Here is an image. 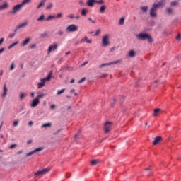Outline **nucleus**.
Segmentation results:
<instances>
[{"label":"nucleus","mask_w":181,"mask_h":181,"mask_svg":"<svg viewBox=\"0 0 181 181\" xmlns=\"http://www.w3.org/2000/svg\"><path fill=\"white\" fill-rule=\"evenodd\" d=\"M35 47H36V44H33V45H30V49H35Z\"/></svg>","instance_id":"4d7b16f0"},{"label":"nucleus","mask_w":181,"mask_h":181,"mask_svg":"<svg viewBox=\"0 0 181 181\" xmlns=\"http://www.w3.org/2000/svg\"><path fill=\"white\" fill-rule=\"evenodd\" d=\"M100 32H101L100 30H97L96 32H95V33L94 34V36H98V34H100Z\"/></svg>","instance_id":"8fccbe9b"},{"label":"nucleus","mask_w":181,"mask_h":181,"mask_svg":"<svg viewBox=\"0 0 181 181\" xmlns=\"http://www.w3.org/2000/svg\"><path fill=\"white\" fill-rule=\"evenodd\" d=\"M112 128V122H106L104 124V129L105 134H108L110 131H111Z\"/></svg>","instance_id":"20e7f679"},{"label":"nucleus","mask_w":181,"mask_h":181,"mask_svg":"<svg viewBox=\"0 0 181 181\" xmlns=\"http://www.w3.org/2000/svg\"><path fill=\"white\" fill-rule=\"evenodd\" d=\"M150 15L152 16V18H156V9L153 8V7L151 8Z\"/></svg>","instance_id":"6ab92c4d"},{"label":"nucleus","mask_w":181,"mask_h":181,"mask_svg":"<svg viewBox=\"0 0 181 181\" xmlns=\"http://www.w3.org/2000/svg\"><path fill=\"white\" fill-rule=\"evenodd\" d=\"M63 18V13H57V16H55V19H62Z\"/></svg>","instance_id":"bb28decb"},{"label":"nucleus","mask_w":181,"mask_h":181,"mask_svg":"<svg viewBox=\"0 0 181 181\" xmlns=\"http://www.w3.org/2000/svg\"><path fill=\"white\" fill-rule=\"evenodd\" d=\"M45 6V3L43 1H40V4L37 6V9H40V8Z\"/></svg>","instance_id":"a878e982"},{"label":"nucleus","mask_w":181,"mask_h":181,"mask_svg":"<svg viewBox=\"0 0 181 181\" xmlns=\"http://www.w3.org/2000/svg\"><path fill=\"white\" fill-rule=\"evenodd\" d=\"M4 41H5V38L1 37V38L0 39V46H1V45H2V43H4Z\"/></svg>","instance_id":"5fc2aeb1"},{"label":"nucleus","mask_w":181,"mask_h":181,"mask_svg":"<svg viewBox=\"0 0 181 181\" xmlns=\"http://www.w3.org/2000/svg\"><path fill=\"white\" fill-rule=\"evenodd\" d=\"M83 81H86V77L82 78L81 80L78 81V84H81Z\"/></svg>","instance_id":"a18cd8bd"},{"label":"nucleus","mask_w":181,"mask_h":181,"mask_svg":"<svg viewBox=\"0 0 181 181\" xmlns=\"http://www.w3.org/2000/svg\"><path fill=\"white\" fill-rule=\"evenodd\" d=\"M105 77H108V74H103L100 76V78H105Z\"/></svg>","instance_id":"c03bdc74"},{"label":"nucleus","mask_w":181,"mask_h":181,"mask_svg":"<svg viewBox=\"0 0 181 181\" xmlns=\"http://www.w3.org/2000/svg\"><path fill=\"white\" fill-rule=\"evenodd\" d=\"M37 22H40L42 21H45V15L42 14L37 19Z\"/></svg>","instance_id":"c756f323"},{"label":"nucleus","mask_w":181,"mask_h":181,"mask_svg":"<svg viewBox=\"0 0 181 181\" xmlns=\"http://www.w3.org/2000/svg\"><path fill=\"white\" fill-rule=\"evenodd\" d=\"M52 127L51 123H46L42 125V128H47Z\"/></svg>","instance_id":"7c9ffc66"},{"label":"nucleus","mask_w":181,"mask_h":181,"mask_svg":"<svg viewBox=\"0 0 181 181\" xmlns=\"http://www.w3.org/2000/svg\"><path fill=\"white\" fill-rule=\"evenodd\" d=\"M88 21H89L90 22H91V23H95V21L91 19V18H88Z\"/></svg>","instance_id":"603ef678"},{"label":"nucleus","mask_w":181,"mask_h":181,"mask_svg":"<svg viewBox=\"0 0 181 181\" xmlns=\"http://www.w3.org/2000/svg\"><path fill=\"white\" fill-rule=\"evenodd\" d=\"M94 4H95V0H88L86 4L88 6L93 8L94 6Z\"/></svg>","instance_id":"a211bd4d"},{"label":"nucleus","mask_w":181,"mask_h":181,"mask_svg":"<svg viewBox=\"0 0 181 181\" xmlns=\"http://www.w3.org/2000/svg\"><path fill=\"white\" fill-rule=\"evenodd\" d=\"M180 37H181L180 34H178V35H177V37H176V40H180Z\"/></svg>","instance_id":"052dcab7"},{"label":"nucleus","mask_w":181,"mask_h":181,"mask_svg":"<svg viewBox=\"0 0 181 181\" xmlns=\"http://www.w3.org/2000/svg\"><path fill=\"white\" fill-rule=\"evenodd\" d=\"M88 13V11H87L86 8H83L81 10V16H87Z\"/></svg>","instance_id":"4be33fe9"},{"label":"nucleus","mask_w":181,"mask_h":181,"mask_svg":"<svg viewBox=\"0 0 181 181\" xmlns=\"http://www.w3.org/2000/svg\"><path fill=\"white\" fill-rule=\"evenodd\" d=\"M13 69H15V64H13V62H12L11 66H10V70L12 71L13 70Z\"/></svg>","instance_id":"09e8293b"},{"label":"nucleus","mask_w":181,"mask_h":181,"mask_svg":"<svg viewBox=\"0 0 181 181\" xmlns=\"http://www.w3.org/2000/svg\"><path fill=\"white\" fill-rule=\"evenodd\" d=\"M13 148H16V144H11L10 146L11 149H13Z\"/></svg>","instance_id":"bf43d9fd"},{"label":"nucleus","mask_w":181,"mask_h":181,"mask_svg":"<svg viewBox=\"0 0 181 181\" xmlns=\"http://www.w3.org/2000/svg\"><path fill=\"white\" fill-rule=\"evenodd\" d=\"M18 125H19V121L18 120H16L13 122V127H18Z\"/></svg>","instance_id":"4c0bfd02"},{"label":"nucleus","mask_w":181,"mask_h":181,"mask_svg":"<svg viewBox=\"0 0 181 181\" xmlns=\"http://www.w3.org/2000/svg\"><path fill=\"white\" fill-rule=\"evenodd\" d=\"M166 4V0H162L160 1H158V4H153L152 8L154 9H158V8H160L161 6H163Z\"/></svg>","instance_id":"6e6552de"},{"label":"nucleus","mask_w":181,"mask_h":181,"mask_svg":"<svg viewBox=\"0 0 181 181\" xmlns=\"http://www.w3.org/2000/svg\"><path fill=\"white\" fill-rule=\"evenodd\" d=\"M124 23H125V18H122L119 21V25H124Z\"/></svg>","instance_id":"72a5a7b5"},{"label":"nucleus","mask_w":181,"mask_h":181,"mask_svg":"<svg viewBox=\"0 0 181 181\" xmlns=\"http://www.w3.org/2000/svg\"><path fill=\"white\" fill-rule=\"evenodd\" d=\"M54 108H56V105H51L50 109L51 110H54Z\"/></svg>","instance_id":"680f3d73"},{"label":"nucleus","mask_w":181,"mask_h":181,"mask_svg":"<svg viewBox=\"0 0 181 181\" xmlns=\"http://www.w3.org/2000/svg\"><path fill=\"white\" fill-rule=\"evenodd\" d=\"M67 17L70 19H74V14H69Z\"/></svg>","instance_id":"3c124183"},{"label":"nucleus","mask_w":181,"mask_h":181,"mask_svg":"<svg viewBox=\"0 0 181 181\" xmlns=\"http://www.w3.org/2000/svg\"><path fill=\"white\" fill-rule=\"evenodd\" d=\"M64 90H66V89H62V90H58L57 94L58 95H60V94H62V93H64Z\"/></svg>","instance_id":"37998d69"},{"label":"nucleus","mask_w":181,"mask_h":181,"mask_svg":"<svg viewBox=\"0 0 181 181\" xmlns=\"http://www.w3.org/2000/svg\"><path fill=\"white\" fill-rule=\"evenodd\" d=\"M35 176H36V177H37L38 176H43V171H42V170H38V171H37L36 173H35Z\"/></svg>","instance_id":"5701e85b"},{"label":"nucleus","mask_w":181,"mask_h":181,"mask_svg":"<svg viewBox=\"0 0 181 181\" xmlns=\"http://www.w3.org/2000/svg\"><path fill=\"white\" fill-rule=\"evenodd\" d=\"M28 2H30V0H23L22 2L23 4L25 5V4H28Z\"/></svg>","instance_id":"6e6d98bb"},{"label":"nucleus","mask_w":181,"mask_h":181,"mask_svg":"<svg viewBox=\"0 0 181 181\" xmlns=\"http://www.w3.org/2000/svg\"><path fill=\"white\" fill-rule=\"evenodd\" d=\"M78 30V26L76 24H72L66 28V32H77Z\"/></svg>","instance_id":"423d86ee"},{"label":"nucleus","mask_w":181,"mask_h":181,"mask_svg":"<svg viewBox=\"0 0 181 181\" xmlns=\"http://www.w3.org/2000/svg\"><path fill=\"white\" fill-rule=\"evenodd\" d=\"M23 152V151L20 150L16 153H17V155H21V153H22Z\"/></svg>","instance_id":"0e129e2a"},{"label":"nucleus","mask_w":181,"mask_h":181,"mask_svg":"<svg viewBox=\"0 0 181 181\" xmlns=\"http://www.w3.org/2000/svg\"><path fill=\"white\" fill-rule=\"evenodd\" d=\"M50 78H52V73L49 72L47 75V77H45L40 79V83H37V88H42V87H45L46 81H50Z\"/></svg>","instance_id":"f03ea898"},{"label":"nucleus","mask_w":181,"mask_h":181,"mask_svg":"<svg viewBox=\"0 0 181 181\" xmlns=\"http://www.w3.org/2000/svg\"><path fill=\"white\" fill-rule=\"evenodd\" d=\"M52 8H53V4L50 3L46 8L47 11L50 10Z\"/></svg>","instance_id":"a19ab883"},{"label":"nucleus","mask_w":181,"mask_h":181,"mask_svg":"<svg viewBox=\"0 0 181 181\" xmlns=\"http://www.w3.org/2000/svg\"><path fill=\"white\" fill-rule=\"evenodd\" d=\"M105 2L104 0H95V4H98L99 5H103Z\"/></svg>","instance_id":"c9c22d12"},{"label":"nucleus","mask_w":181,"mask_h":181,"mask_svg":"<svg viewBox=\"0 0 181 181\" xmlns=\"http://www.w3.org/2000/svg\"><path fill=\"white\" fill-rule=\"evenodd\" d=\"M15 35H16L15 33H11V34L8 35V37L10 39H12V37H15Z\"/></svg>","instance_id":"de8ad7c7"},{"label":"nucleus","mask_w":181,"mask_h":181,"mask_svg":"<svg viewBox=\"0 0 181 181\" xmlns=\"http://www.w3.org/2000/svg\"><path fill=\"white\" fill-rule=\"evenodd\" d=\"M31 38L30 37H28L21 44V46L24 47L26 45H28L30 42Z\"/></svg>","instance_id":"4468645a"},{"label":"nucleus","mask_w":181,"mask_h":181,"mask_svg":"<svg viewBox=\"0 0 181 181\" xmlns=\"http://www.w3.org/2000/svg\"><path fill=\"white\" fill-rule=\"evenodd\" d=\"M9 8L8 3H4L0 6V11H4V9H8Z\"/></svg>","instance_id":"dca6fc26"},{"label":"nucleus","mask_w":181,"mask_h":181,"mask_svg":"<svg viewBox=\"0 0 181 181\" xmlns=\"http://www.w3.org/2000/svg\"><path fill=\"white\" fill-rule=\"evenodd\" d=\"M57 43H54L53 45H49L48 50H47V53L49 54V53L52 52H54V50H56V49H57Z\"/></svg>","instance_id":"9b49d317"},{"label":"nucleus","mask_w":181,"mask_h":181,"mask_svg":"<svg viewBox=\"0 0 181 181\" xmlns=\"http://www.w3.org/2000/svg\"><path fill=\"white\" fill-rule=\"evenodd\" d=\"M160 141H162V136H158L155 137L154 141H153V145H158Z\"/></svg>","instance_id":"ddd939ff"},{"label":"nucleus","mask_w":181,"mask_h":181,"mask_svg":"<svg viewBox=\"0 0 181 181\" xmlns=\"http://www.w3.org/2000/svg\"><path fill=\"white\" fill-rule=\"evenodd\" d=\"M105 9H107V6L103 5L99 9L100 13H104V12H105Z\"/></svg>","instance_id":"412c9836"},{"label":"nucleus","mask_w":181,"mask_h":181,"mask_svg":"<svg viewBox=\"0 0 181 181\" xmlns=\"http://www.w3.org/2000/svg\"><path fill=\"white\" fill-rule=\"evenodd\" d=\"M153 175V173H147V176H152Z\"/></svg>","instance_id":"338daca9"},{"label":"nucleus","mask_w":181,"mask_h":181,"mask_svg":"<svg viewBox=\"0 0 181 181\" xmlns=\"http://www.w3.org/2000/svg\"><path fill=\"white\" fill-rule=\"evenodd\" d=\"M79 5H81V6L84 5V1H83V0H80L79 1Z\"/></svg>","instance_id":"e2e57ef3"},{"label":"nucleus","mask_w":181,"mask_h":181,"mask_svg":"<svg viewBox=\"0 0 181 181\" xmlns=\"http://www.w3.org/2000/svg\"><path fill=\"white\" fill-rule=\"evenodd\" d=\"M18 43H19V41H17L11 45H10L8 47V49H12V47L16 46V45H18Z\"/></svg>","instance_id":"c85d7f7f"},{"label":"nucleus","mask_w":181,"mask_h":181,"mask_svg":"<svg viewBox=\"0 0 181 181\" xmlns=\"http://www.w3.org/2000/svg\"><path fill=\"white\" fill-rule=\"evenodd\" d=\"M167 12H168V13L169 15H170V14L172 13V12H173L172 8H167Z\"/></svg>","instance_id":"49530a36"},{"label":"nucleus","mask_w":181,"mask_h":181,"mask_svg":"<svg viewBox=\"0 0 181 181\" xmlns=\"http://www.w3.org/2000/svg\"><path fill=\"white\" fill-rule=\"evenodd\" d=\"M39 103H40V101L37 98H35L31 103V107H37Z\"/></svg>","instance_id":"f3484780"},{"label":"nucleus","mask_w":181,"mask_h":181,"mask_svg":"<svg viewBox=\"0 0 181 181\" xmlns=\"http://www.w3.org/2000/svg\"><path fill=\"white\" fill-rule=\"evenodd\" d=\"M28 125H29L30 127L32 126V125H33V122L30 121V122H28Z\"/></svg>","instance_id":"69168bd1"},{"label":"nucleus","mask_w":181,"mask_h":181,"mask_svg":"<svg viewBox=\"0 0 181 181\" xmlns=\"http://www.w3.org/2000/svg\"><path fill=\"white\" fill-rule=\"evenodd\" d=\"M162 112V110L159 108L154 109V113H153V117H156L159 115Z\"/></svg>","instance_id":"aec40b11"},{"label":"nucleus","mask_w":181,"mask_h":181,"mask_svg":"<svg viewBox=\"0 0 181 181\" xmlns=\"http://www.w3.org/2000/svg\"><path fill=\"white\" fill-rule=\"evenodd\" d=\"M3 94L1 95L2 98H5L6 97V94L8 93V88H6V84L4 83L3 86Z\"/></svg>","instance_id":"f8f14e48"},{"label":"nucleus","mask_w":181,"mask_h":181,"mask_svg":"<svg viewBox=\"0 0 181 181\" xmlns=\"http://www.w3.org/2000/svg\"><path fill=\"white\" fill-rule=\"evenodd\" d=\"M45 95H46V94L42 93V94H40V95H37L36 98H37L38 100H40V98H42V97H45Z\"/></svg>","instance_id":"58836bf2"},{"label":"nucleus","mask_w":181,"mask_h":181,"mask_svg":"<svg viewBox=\"0 0 181 181\" xmlns=\"http://www.w3.org/2000/svg\"><path fill=\"white\" fill-rule=\"evenodd\" d=\"M4 74V70H0V76H3Z\"/></svg>","instance_id":"774afa93"},{"label":"nucleus","mask_w":181,"mask_h":181,"mask_svg":"<svg viewBox=\"0 0 181 181\" xmlns=\"http://www.w3.org/2000/svg\"><path fill=\"white\" fill-rule=\"evenodd\" d=\"M40 151H43V147L37 148L34 149L33 151H32L29 153H27L26 156H30L33 155V153H36V152H40Z\"/></svg>","instance_id":"9d476101"},{"label":"nucleus","mask_w":181,"mask_h":181,"mask_svg":"<svg viewBox=\"0 0 181 181\" xmlns=\"http://www.w3.org/2000/svg\"><path fill=\"white\" fill-rule=\"evenodd\" d=\"M129 57H135V51L134 49L129 51Z\"/></svg>","instance_id":"b1692460"},{"label":"nucleus","mask_w":181,"mask_h":181,"mask_svg":"<svg viewBox=\"0 0 181 181\" xmlns=\"http://www.w3.org/2000/svg\"><path fill=\"white\" fill-rule=\"evenodd\" d=\"M50 172V168H44L42 169L43 175H46V173H49Z\"/></svg>","instance_id":"cd10ccee"},{"label":"nucleus","mask_w":181,"mask_h":181,"mask_svg":"<svg viewBox=\"0 0 181 181\" xmlns=\"http://www.w3.org/2000/svg\"><path fill=\"white\" fill-rule=\"evenodd\" d=\"M179 3L177 1H172L170 3V6H176V5H177Z\"/></svg>","instance_id":"79ce46f5"},{"label":"nucleus","mask_w":181,"mask_h":181,"mask_svg":"<svg viewBox=\"0 0 181 181\" xmlns=\"http://www.w3.org/2000/svg\"><path fill=\"white\" fill-rule=\"evenodd\" d=\"M52 19H56V16L50 15L47 18H45L46 21H52Z\"/></svg>","instance_id":"393cba45"},{"label":"nucleus","mask_w":181,"mask_h":181,"mask_svg":"<svg viewBox=\"0 0 181 181\" xmlns=\"http://www.w3.org/2000/svg\"><path fill=\"white\" fill-rule=\"evenodd\" d=\"M91 165H93V166H95V165H97V163H98V160H93L90 162Z\"/></svg>","instance_id":"e433bc0d"},{"label":"nucleus","mask_w":181,"mask_h":181,"mask_svg":"<svg viewBox=\"0 0 181 181\" xmlns=\"http://www.w3.org/2000/svg\"><path fill=\"white\" fill-rule=\"evenodd\" d=\"M23 3H21V4H17L13 7V11H9L10 15H12L13 13H16L18 11H21L22 9V6H23Z\"/></svg>","instance_id":"7ed1b4c3"},{"label":"nucleus","mask_w":181,"mask_h":181,"mask_svg":"<svg viewBox=\"0 0 181 181\" xmlns=\"http://www.w3.org/2000/svg\"><path fill=\"white\" fill-rule=\"evenodd\" d=\"M137 38L141 39V40H146V39H148V43L153 42V40L152 39V37L148 33H140L137 35Z\"/></svg>","instance_id":"f257e3e1"},{"label":"nucleus","mask_w":181,"mask_h":181,"mask_svg":"<svg viewBox=\"0 0 181 181\" xmlns=\"http://www.w3.org/2000/svg\"><path fill=\"white\" fill-rule=\"evenodd\" d=\"M47 32H44L43 33H42L40 35V37H42V39H45V37H47Z\"/></svg>","instance_id":"2f4dec72"},{"label":"nucleus","mask_w":181,"mask_h":181,"mask_svg":"<svg viewBox=\"0 0 181 181\" xmlns=\"http://www.w3.org/2000/svg\"><path fill=\"white\" fill-rule=\"evenodd\" d=\"M116 103H117V99L116 98H113V101L112 103H110V105L112 107H114V105H115Z\"/></svg>","instance_id":"ea45409f"},{"label":"nucleus","mask_w":181,"mask_h":181,"mask_svg":"<svg viewBox=\"0 0 181 181\" xmlns=\"http://www.w3.org/2000/svg\"><path fill=\"white\" fill-rule=\"evenodd\" d=\"M57 35H59L60 36H63V30H59L57 32Z\"/></svg>","instance_id":"864d4df0"},{"label":"nucleus","mask_w":181,"mask_h":181,"mask_svg":"<svg viewBox=\"0 0 181 181\" xmlns=\"http://www.w3.org/2000/svg\"><path fill=\"white\" fill-rule=\"evenodd\" d=\"M102 43L105 47H107V45H110V35H104L102 39Z\"/></svg>","instance_id":"0eeeda50"},{"label":"nucleus","mask_w":181,"mask_h":181,"mask_svg":"<svg viewBox=\"0 0 181 181\" xmlns=\"http://www.w3.org/2000/svg\"><path fill=\"white\" fill-rule=\"evenodd\" d=\"M121 62H122V60L119 59V60L113 61L112 62L102 64L100 65L99 69H103V67H105V66H111L112 64H118V63H121Z\"/></svg>","instance_id":"39448f33"},{"label":"nucleus","mask_w":181,"mask_h":181,"mask_svg":"<svg viewBox=\"0 0 181 181\" xmlns=\"http://www.w3.org/2000/svg\"><path fill=\"white\" fill-rule=\"evenodd\" d=\"M4 52H5V48H4V47L1 48V49H0V54H1V53H4Z\"/></svg>","instance_id":"13d9d810"},{"label":"nucleus","mask_w":181,"mask_h":181,"mask_svg":"<svg viewBox=\"0 0 181 181\" xmlns=\"http://www.w3.org/2000/svg\"><path fill=\"white\" fill-rule=\"evenodd\" d=\"M85 42H86V43H92L93 41H92L91 40H88V38L87 37V36H85V37H83L81 39L80 43H84Z\"/></svg>","instance_id":"2eb2a0df"},{"label":"nucleus","mask_w":181,"mask_h":181,"mask_svg":"<svg viewBox=\"0 0 181 181\" xmlns=\"http://www.w3.org/2000/svg\"><path fill=\"white\" fill-rule=\"evenodd\" d=\"M25 97H26V95L22 92L20 93V100L21 101H22L23 100V98H25Z\"/></svg>","instance_id":"473e14b6"},{"label":"nucleus","mask_w":181,"mask_h":181,"mask_svg":"<svg viewBox=\"0 0 181 181\" xmlns=\"http://www.w3.org/2000/svg\"><path fill=\"white\" fill-rule=\"evenodd\" d=\"M141 11H142V12H144V13L148 12V6H142V7H141Z\"/></svg>","instance_id":"f704fd0d"},{"label":"nucleus","mask_w":181,"mask_h":181,"mask_svg":"<svg viewBox=\"0 0 181 181\" xmlns=\"http://www.w3.org/2000/svg\"><path fill=\"white\" fill-rule=\"evenodd\" d=\"M28 23V21H25V22L17 25L14 30V33L18 32V30H19V29H22V28L26 27Z\"/></svg>","instance_id":"1a4fd4ad"}]
</instances>
